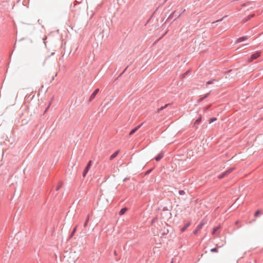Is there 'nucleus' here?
<instances>
[{
    "label": "nucleus",
    "instance_id": "nucleus-6",
    "mask_svg": "<svg viewBox=\"0 0 263 263\" xmlns=\"http://www.w3.org/2000/svg\"><path fill=\"white\" fill-rule=\"evenodd\" d=\"M201 120H202V116L201 115H200L199 117L195 120V121L194 123V126H196V128H198V127L197 126L199 124H200V123L201 122Z\"/></svg>",
    "mask_w": 263,
    "mask_h": 263
},
{
    "label": "nucleus",
    "instance_id": "nucleus-30",
    "mask_svg": "<svg viewBox=\"0 0 263 263\" xmlns=\"http://www.w3.org/2000/svg\"><path fill=\"white\" fill-rule=\"evenodd\" d=\"M209 94H210V92H209V93H206V95H205V96L203 97V98L205 99V98H208L209 95Z\"/></svg>",
    "mask_w": 263,
    "mask_h": 263
},
{
    "label": "nucleus",
    "instance_id": "nucleus-33",
    "mask_svg": "<svg viewBox=\"0 0 263 263\" xmlns=\"http://www.w3.org/2000/svg\"><path fill=\"white\" fill-rule=\"evenodd\" d=\"M247 45H248V44H243V45H241V46L240 48H242V49H245V47L246 46H247Z\"/></svg>",
    "mask_w": 263,
    "mask_h": 263
},
{
    "label": "nucleus",
    "instance_id": "nucleus-2",
    "mask_svg": "<svg viewBox=\"0 0 263 263\" xmlns=\"http://www.w3.org/2000/svg\"><path fill=\"white\" fill-rule=\"evenodd\" d=\"M92 164V161L91 160H89L83 171V175H82L83 178L85 177V176L87 175V173L88 172L90 168L91 167Z\"/></svg>",
    "mask_w": 263,
    "mask_h": 263
},
{
    "label": "nucleus",
    "instance_id": "nucleus-39",
    "mask_svg": "<svg viewBox=\"0 0 263 263\" xmlns=\"http://www.w3.org/2000/svg\"><path fill=\"white\" fill-rule=\"evenodd\" d=\"M168 0H165L164 3H166Z\"/></svg>",
    "mask_w": 263,
    "mask_h": 263
},
{
    "label": "nucleus",
    "instance_id": "nucleus-4",
    "mask_svg": "<svg viewBox=\"0 0 263 263\" xmlns=\"http://www.w3.org/2000/svg\"><path fill=\"white\" fill-rule=\"evenodd\" d=\"M99 91V88L96 89L94 90V91L92 93V94L90 96V98L89 99V102L92 101V100L95 99V98L96 97V95L98 94Z\"/></svg>",
    "mask_w": 263,
    "mask_h": 263
},
{
    "label": "nucleus",
    "instance_id": "nucleus-7",
    "mask_svg": "<svg viewBox=\"0 0 263 263\" xmlns=\"http://www.w3.org/2000/svg\"><path fill=\"white\" fill-rule=\"evenodd\" d=\"M164 157V153L163 152H160L159 153L156 157L155 158V160L156 161H160L163 157Z\"/></svg>",
    "mask_w": 263,
    "mask_h": 263
},
{
    "label": "nucleus",
    "instance_id": "nucleus-36",
    "mask_svg": "<svg viewBox=\"0 0 263 263\" xmlns=\"http://www.w3.org/2000/svg\"><path fill=\"white\" fill-rule=\"evenodd\" d=\"M127 67H126L125 69H124V70L122 72V73L121 74H122L125 70L126 69H127Z\"/></svg>",
    "mask_w": 263,
    "mask_h": 263
},
{
    "label": "nucleus",
    "instance_id": "nucleus-16",
    "mask_svg": "<svg viewBox=\"0 0 263 263\" xmlns=\"http://www.w3.org/2000/svg\"><path fill=\"white\" fill-rule=\"evenodd\" d=\"M170 105V104L168 103V104H165L164 106H163L161 107L160 108L158 109V111L159 112V111L163 110L164 109L166 108Z\"/></svg>",
    "mask_w": 263,
    "mask_h": 263
},
{
    "label": "nucleus",
    "instance_id": "nucleus-9",
    "mask_svg": "<svg viewBox=\"0 0 263 263\" xmlns=\"http://www.w3.org/2000/svg\"><path fill=\"white\" fill-rule=\"evenodd\" d=\"M191 221H188L186 222L184 226L181 229V232H183L185 231V230L187 229V228L191 225Z\"/></svg>",
    "mask_w": 263,
    "mask_h": 263
},
{
    "label": "nucleus",
    "instance_id": "nucleus-34",
    "mask_svg": "<svg viewBox=\"0 0 263 263\" xmlns=\"http://www.w3.org/2000/svg\"><path fill=\"white\" fill-rule=\"evenodd\" d=\"M49 105H49L48 106V107L46 108V109L45 110V111H44V112H46V111H47V110L48 109V108H49Z\"/></svg>",
    "mask_w": 263,
    "mask_h": 263
},
{
    "label": "nucleus",
    "instance_id": "nucleus-31",
    "mask_svg": "<svg viewBox=\"0 0 263 263\" xmlns=\"http://www.w3.org/2000/svg\"><path fill=\"white\" fill-rule=\"evenodd\" d=\"M176 13V11H173L170 15L169 17H172Z\"/></svg>",
    "mask_w": 263,
    "mask_h": 263
},
{
    "label": "nucleus",
    "instance_id": "nucleus-17",
    "mask_svg": "<svg viewBox=\"0 0 263 263\" xmlns=\"http://www.w3.org/2000/svg\"><path fill=\"white\" fill-rule=\"evenodd\" d=\"M217 118H215V117H213V118H210L209 120V123H212V122L215 121L217 120Z\"/></svg>",
    "mask_w": 263,
    "mask_h": 263
},
{
    "label": "nucleus",
    "instance_id": "nucleus-10",
    "mask_svg": "<svg viewBox=\"0 0 263 263\" xmlns=\"http://www.w3.org/2000/svg\"><path fill=\"white\" fill-rule=\"evenodd\" d=\"M119 150H117L116 151V152H115L110 156V158H109V159L110 160H113L114 158H115L118 155V154L119 153Z\"/></svg>",
    "mask_w": 263,
    "mask_h": 263
},
{
    "label": "nucleus",
    "instance_id": "nucleus-37",
    "mask_svg": "<svg viewBox=\"0 0 263 263\" xmlns=\"http://www.w3.org/2000/svg\"><path fill=\"white\" fill-rule=\"evenodd\" d=\"M181 14V13L177 15V17H179Z\"/></svg>",
    "mask_w": 263,
    "mask_h": 263
},
{
    "label": "nucleus",
    "instance_id": "nucleus-13",
    "mask_svg": "<svg viewBox=\"0 0 263 263\" xmlns=\"http://www.w3.org/2000/svg\"><path fill=\"white\" fill-rule=\"evenodd\" d=\"M254 14H250L249 15H248L244 20H243V22L244 23L245 22H246L247 21H248L249 20H250V19H251L253 17H254Z\"/></svg>",
    "mask_w": 263,
    "mask_h": 263
},
{
    "label": "nucleus",
    "instance_id": "nucleus-35",
    "mask_svg": "<svg viewBox=\"0 0 263 263\" xmlns=\"http://www.w3.org/2000/svg\"><path fill=\"white\" fill-rule=\"evenodd\" d=\"M126 179H127L126 178H124V179L123 180V182H125V181L126 180Z\"/></svg>",
    "mask_w": 263,
    "mask_h": 263
},
{
    "label": "nucleus",
    "instance_id": "nucleus-24",
    "mask_svg": "<svg viewBox=\"0 0 263 263\" xmlns=\"http://www.w3.org/2000/svg\"><path fill=\"white\" fill-rule=\"evenodd\" d=\"M226 17H227V16H225L223 17L222 18H220L219 20H217L216 22H213L212 24H215L216 22H221Z\"/></svg>",
    "mask_w": 263,
    "mask_h": 263
},
{
    "label": "nucleus",
    "instance_id": "nucleus-22",
    "mask_svg": "<svg viewBox=\"0 0 263 263\" xmlns=\"http://www.w3.org/2000/svg\"><path fill=\"white\" fill-rule=\"evenodd\" d=\"M178 194L180 195H183L185 194V192L183 190H179L178 192Z\"/></svg>",
    "mask_w": 263,
    "mask_h": 263
},
{
    "label": "nucleus",
    "instance_id": "nucleus-23",
    "mask_svg": "<svg viewBox=\"0 0 263 263\" xmlns=\"http://www.w3.org/2000/svg\"><path fill=\"white\" fill-rule=\"evenodd\" d=\"M260 213V210H258L256 211L254 213V216H255V217L257 216Z\"/></svg>",
    "mask_w": 263,
    "mask_h": 263
},
{
    "label": "nucleus",
    "instance_id": "nucleus-25",
    "mask_svg": "<svg viewBox=\"0 0 263 263\" xmlns=\"http://www.w3.org/2000/svg\"><path fill=\"white\" fill-rule=\"evenodd\" d=\"M189 72H190V71H189V70H188V71H186L185 73H184L182 75V78H185V77L186 75H187V74L189 73Z\"/></svg>",
    "mask_w": 263,
    "mask_h": 263
},
{
    "label": "nucleus",
    "instance_id": "nucleus-20",
    "mask_svg": "<svg viewBox=\"0 0 263 263\" xmlns=\"http://www.w3.org/2000/svg\"><path fill=\"white\" fill-rule=\"evenodd\" d=\"M218 229H219L218 227H214L213 229L212 234H214L216 233V232L218 230Z\"/></svg>",
    "mask_w": 263,
    "mask_h": 263
},
{
    "label": "nucleus",
    "instance_id": "nucleus-3",
    "mask_svg": "<svg viewBox=\"0 0 263 263\" xmlns=\"http://www.w3.org/2000/svg\"><path fill=\"white\" fill-rule=\"evenodd\" d=\"M260 53H261L260 51H257L255 52V53L252 54L249 59V62H251L253 60L257 59L259 57H260Z\"/></svg>",
    "mask_w": 263,
    "mask_h": 263
},
{
    "label": "nucleus",
    "instance_id": "nucleus-14",
    "mask_svg": "<svg viewBox=\"0 0 263 263\" xmlns=\"http://www.w3.org/2000/svg\"><path fill=\"white\" fill-rule=\"evenodd\" d=\"M89 220V215H87V218H86V219L84 223V224H83V227L84 228H86L87 226Z\"/></svg>",
    "mask_w": 263,
    "mask_h": 263
},
{
    "label": "nucleus",
    "instance_id": "nucleus-29",
    "mask_svg": "<svg viewBox=\"0 0 263 263\" xmlns=\"http://www.w3.org/2000/svg\"><path fill=\"white\" fill-rule=\"evenodd\" d=\"M211 105H208V106H206V107L204 108V110L205 111L208 110V109L211 107Z\"/></svg>",
    "mask_w": 263,
    "mask_h": 263
},
{
    "label": "nucleus",
    "instance_id": "nucleus-11",
    "mask_svg": "<svg viewBox=\"0 0 263 263\" xmlns=\"http://www.w3.org/2000/svg\"><path fill=\"white\" fill-rule=\"evenodd\" d=\"M206 223V221L202 220L201 222L197 226V229H201L202 227Z\"/></svg>",
    "mask_w": 263,
    "mask_h": 263
},
{
    "label": "nucleus",
    "instance_id": "nucleus-27",
    "mask_svg": "<svg viewBox=\"0 0 263 263\" xmlns=\"http://www.w3.org/2000/svg\"><path fill=\"white\" fill-rule=\"evenodd\" d=\"M152 170H153V168L149 169L148 170H147L145 174L148 175V174H150L152 172Z\"/></svg>",
    "mask_w": 263,
    "mask_h": 263
},
{
    "label": "nucleus",
    "instance_id": "nucleus-8",
    "mask_svg": "<svg viewBox=\"0 0 263 263\" xmlns=\"http://www.w3.org/2000/svg\"><path fill=\"white\" fill-rule=\"evenodd\" d=\"M248 39V37L247 35L240 37L237 39L236 43H241L242 42L246 41Z\"/></svg>",
    "mask_w": 263,
    "mask_h": 263
},
{
    "label": "nucleus",
    "instance_id": "nucleus-38",
    "mask_svg": "<svg viewBox=\"0 0 263 263\" xmlns=\"http://www.w3.org/2000/svg\"><path fill=\"white\" fill-rule=\"evenodd\" d=\"M114 254H115V255H116L117 254H116V251L114 252Z\"/></svg>",
    "mask_w": 263,
    "mask_h": 263
},
{
    "label": "nucleus",
    "instance_id": "nucleus-12",
    "mask_svg": "<svg viewBox=\"0 0 263 263\" xmlns=\"http://www.w3.org/2000/svg\"><path fill=\"white\" fill-rule=\"evenodd\" d=\"M128 210V208H126V207H124L123 208H122L119 214L120 215H123V214H124L125 213V212Z\"/></svg>",
    "mask_w": 263,
    "mask_h": 263
},
{
    "label": "nucleus",
    "instance_id": "nucleus-18",
    "mask_svg": "<svg viewBox=\"0 0 263 263\" xmlns=\"http://www.w3.org/2000/svg\"><path fill=\"white\" fill-rule=\"evenodd\" d=\"M62 186V182H59L57 188H56V191H58Z\"/></svg>",
    "mask_w": 263,
    "mask_h": 263
},
{
    "label": "nucleus",
    "instance_id": "nucleus-21",
    "mask_svg": "<svg viewBox=\"0 0 263 263\" xmlns=\"http://www.w3.org/2000/svg\"><path fill=\"white\" fill-rule=\"evenodd\" d=\"M210 251L213 253H217L218 252V249L217 248H212L210 250Z\"/></svg>",
    "mask_w": 263,
    "mask_h": 263
},
{
    "label": "nucleus",
    "instance_id": "nucleus-1",
    "mask_svg": "<svg viewBox=\"0 0 263 263\" xmlns=\"http://www.w3.org/2000/svg\"><path fill=\"white\" fill-rule=\"evenodd\" d=\"M234 169L235 168L233 167L229 168V169H228L227 170L220 174L218 176V178L219 179L223 178L224 177L230 174L231 173H232L234 170Z\"/></svg>",
    "mask_w": 263,
    "mask_h": 263
},
{
    "label": "nucleus",
    "instance_id": "nucleus-15",
    "mask_svg": "<svg viewBox=\"0 0 263 263\" xmlns=\"http://www.w3.org/2000/svg\"><path fill=\"white\" fill-rule=\"evenodd\" d=\"M77 226H76L73 230L72 231V232H71L70 235H69V237H72L75 234L76 232V230H77Z\"/></svg>",
    "mask_w": 263,
    "mask_h": 263
},
{
    "label": "nucleus",
    "instance_id": "nucleus-32",
    "mask_svg": "<svg viewBox=\"0 0 263 263\" xmlns=\"http://www.w3.org/2000/svg\"><path fill=\"white\" fill-rule=\"evenodd\" d=\"M204 99L203 98V97H202V98H200L198 100V102H201Z\"/></svg>",
    "mask_w": 263,
    "mask_h": 263
},
{
    "label": "nucleus",
    "instance_id": "nucleus-28",
    "mask_svg": "<svg viewBox=\"0 0 263 263\" xmlns=\"http://www.w3.org/2000/svg\"><path fill=\"white\" fill-rule=\"evenodd\" d=\"M199 230H200L199 229H197V228H196V229L193 231V234L194 235H196L198 233V231Z\"/></svg>",
    "mask_w": 263,
    "mask_h": 263
},
{
    "label": "nucleus",
    "instance_id": "nucleus-5",
    "mask_svg": "<svg viewBox=\"0 0 263 263\" xmlns=\"http://www.w3.org/2000/svg\"><path fill=\"white\" fill-rule=\"evenodd\" d=\"M143 124V123H142L141 124L137 126L136 127H135V128H134L133 129H132L129 133V135L130 136V135H132L133 134H134L136 132H137L141 127V126Z\"/></svg>",
    "mask_w": 263,
    "mask_h": 263
},
{
    "label": "nucleus",
    "instance_id": "nucleus-26",
    "mask_svg": "<svg viewBox=\"0 0 263 263\" xmlns=\"http://www.w3.org/2000/svg\"><path fill=\"white\" fill-rule=\"evenodd\" d=\"M213 81H214V80H211V81H208V82H206V85H210V84H213Z\"/></svg>",
    "mask_w": 263,
    "mask_h": 263
},
{
    "label": "nucleus",
    "instance_id": "nucleus-19",
    "mask_svg": "<svg viewBox=\"0 0 263 263\" xmlns=\"http://www.w3.org/2000/svg\"><path fill=\"white\" fill-rule=\"evenodd\" d=\"M168 232H169V231H168V229H164V230H163V232H162V234L163 235H165L167 234L168 233Z\"/></svg>",
    "mask_w": 263,
    "mask_h": 263
}]
</instances>
